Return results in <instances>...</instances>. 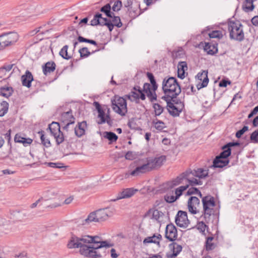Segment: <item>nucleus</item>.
I'll return each instance as SVG.
<instances>
[{"mask_svg": "<svg viewBox=\"0 0 258 258\" xmlns=\"http://www.w3.org/2000/svg\"><path fill=\"white\" fill-rule=\"evenodd\" d=\"M68 46L65 45L61 48L59 52L60 55L66 59H69L71 58V56L68 55Z\"/></svg>", "mask_w": 258, "mask_h": 258, "instance_id": "a19ab883", "label": "nucleus"}, {"mask_svg": "<svg viewBox=\"0 0 258 258\" xmlns=\"http://www.w3.org/2000/svg\"><path fill=\"white\" fill-rule=\"evenodd\" d=\"M169 248L172 251L170 256L172 257L176 256L182 250V246L176 242H172L169 245Z\"/></svg>", "mask_w": 258, "mask_h": 258, "instance_id": "a878e982", "label": "nucleus"}, {"mask_svg": "<svg viewBox=\"0 0 258 258\" xmlns=\"http://www.w3.org/2000/svg\"><path fill=\"white\" fill-rule=\"evenodd\" d=\"M14 67H13L12 71L10 73V75H14V76H20V70L18 67V66L15 64H13Z\"/></svg>", "mask_w": 258, "mask_h": 258, "instance_id": "3c124183", "label": "nucleus"}, {"mask_svg": "<svg viewBox=\"0 0 258 258\" xmlns=\"http://www.w3.org/2000/svg\"><path fill=\"white\" fill-rule=\"evenodd\" d=\"M135 92H132V96L135 99H141L144 100L146 98L145 94L146 93L148 97L149 98L151 101L156 100V95L155 91L153 88H151V85L149 83H145L143 86V90L142 91L140 87L137 86L134 87Z\"/></svg>", "mask_w": 258, "mask_h": 258, "instance_id": "6e6552de", "label": "nucleus"}, {"mask_svg": "<svg viewBox=\"0 0 258 258\" xmlns=\"http://www.w3.org/2000/svg\"><path fill=\"white\" fill-rule=\"evenodd\" d=\"M55 63L53 61L46 62L44 66H43V72L45 75H47L53 72L55 69Z\"/></svg>", "mask_w": 258, "mask_h": 258, "instance_id": "cd10ccee", "label": "nucleus"}, {"mask_svg": "<svg viewBox=\"0 0 258 258\" xmlns=\"http://www.w3.org/2000/svg\"><path fill=\"white\" fill-rule=\"evenodd\" d=\"M94 106L95 107L96 109H97L98 112H100V111L102 110L103 109L101 108V107L100 106V104L98 102H94L93 103Z\"/></svg>", "mask_w": 258, "mask_h": 258, "instance_id": "680f3d73", "label": "nucleus"}, {"mask_svg": "<svg viewBox=\"0 0 258 258\" xmlns=\"http://www.w3.org/2000/svg\"><path fill=\"white\" fill-rule=\"evenodd\" d=\"M87 127V123L85 121H83L81 122H79L78 125L76 126H73L70 128V131L74 130L76 135L78 137H81L84 135L85 133V129Z\"/></svg>", "mask_w": 258, "mask_h": 258, "instance_id": "aec40b11", "label": "nucleus"}, {"mask_svg": "<svg viewBox=\"0 0 258 258\" xmlns=\"http://www.w3.org/2000/svg\"><path fill=\"white\" fill-rule=\"evenodd\" d=\"M122 6V3L120 1L117 0L116 1L113 5L112 6V9L113 11H118L120 10V8Z\"/></svg>", "mask_w": 258, "mask_h": 258, "instance_id": "8fccbe9b", "label": "nucleus"}, {"mask_svg": "<svg viewBox=\"0 0 258 258\" xmlns=\"http://www.w3.org/2000/svg\"><path fill=\"white\" fill-rule=\"evenodd\" d=\"M165 160L166 157L164 156L148 159L146 163L136 167L135 170L130 173H126L125 176L128 177L129 175H131L133 176H136L141 174L150 171L152 169L159 168Z\"/></svg>", "mask_w": 258, "mask_h": 258, "instance_id": "20e7f679", "label": "nucleus"}, {"mask_svg": "<svg viewBox=\"0 0 258 258\" xmlns=\"http://www.w3.org/2000/svg\"><path fill=\"white\" fill-rule=\"evenodd\" d=\"M78 40L80 42H87L94 45H97V43L95 41L84 38L82 36H79L78 38Z\"/></svg>", "mask_w": 258, "mask_h": 258, "instance_id": "de8ad7c7", "label": "nucleus"}, {"mask_svg": "<svg viewBox=\"0 0 258 258\" xmlns=\"http://www.w3.org/2000/svg\"><path fill=\"white\" fill-rule=\"evenodd\" d=\"M111 6L109 4H107L101 8L100 11L104 13L109 18H112L111 13L110 12Z\"/></svg>", "mask_w": 258, "mask_h": 258, "instance_id": "ea45409f", "label": "nucleus"}, {"mask_svg": "<svg viewBox=\"0 0 258 258\" xmlns=\"http://www.w3.org/2000/svg\"><path fill=\"white\" fill-rule=\"evenodd\" d=\"M59 120L62 128L68 132L70 131L72 126L75 124V118L73 115L72 111L70 110L67 112L61 113Z\"/></svg>", "mask_w": 258, "mask_h": 258, "instance_id": "ddd939ff", "label": "nucleus"}, {"mask_svg": "<svg viewBox=\"0 0 258 258\" xmlns=\"http://www.w3.org/2000/svg\"><path fill=\"white\" fill-rule=\"evenodd\" d=\"M250 140L252 143H258V131H254L250 135Z\"/></svg>", "mask_w": 258, "mask_h": 258, "instance_id": "5fc2aeb1", "label": "nucleus"}, {"mask_svg": "<svg viewBox=\"0 0 258 258\" xmlns=\"http://www.w3.org/2000/svg\"><path fill=\"white\" fill-rule=\"evenodd\" d=\"M60 123H59L56 122H52L49 125V128L52 135H56L57 133H59Z\"/></svg>", "mask_w": 258, "mask_h": 258, "instance_id": "c756f323", "label": "nucleus"}, {"mask_svg": "<svg viewBox=\"0 0 258 258\" xmlns=\"http://www.w3.org/2000/svg\"><path fill=\"white\" fill-rule=\"evenodd\" d=\"M112 109L121 116H124L127 112L125 99L122 97L115 96L111 100Z\"/></svg>", "mask_w": 258, "mask_h": 258, "instance_id": "9b49d317", "label": "nucleus"}, {"mask_svg": "<svg viewBox=\"0 0 258 258\" xmlns=\"http://www.w3.org/2000/svg\"><path fill=\"white\" fill-rule=\"evenodd\" d=\"M79 52L81 57H86L90 54V52L87 47H83L80 49Z\"/></svg>", "mask_w": 258, "mask_h": 258, "instance_id": "49530a36", "label": "nucleus"}, {"mask_svg": "<svg viewBox=\"0 0 258 258\" xmlns=\"http://www.w3.org/2000/svg\"><path fill=\"white\" fill-rule=\"evenodd\" d=\"M253 126L254 127H256L258 126V115L255 117L252 121Z\"/></svg>", "mask_w": 258, "mask_h": 258, "instance_id": "338daca9", "label": "nucleus"}, {"mask_svg": "<svg viewBox=\"0 0 258 258\" xmlns=\"http://www.w3.org/2000/svg\"><path fill=\"white\" fill-rule=\"evenodd\" d=\"M138 190L134 188H127L123 189L121 191L119 192L115 199L111 200V201L115 202L122 199L130 198L134 196Z\"/></svg>", "mask_w": 258, "mask_h": 258, "instance_id": "f3484780", "label": "nucleus"}, {"mask_svg": "<svg viewBox=\"0 0 258 258\" xmlns=\"http://www.w3.org/2000/svg\"><path fill=\"white\" fill-rule=\"evenodd\" d=\"M40 139H41V142L44 146H45L47 147L50 146V141L48 139H47L45 137L44 135H43L42 133H41Z\"/></svg>", "mask_w": 258, "mask_h": 258, "instance_id": "864d4df0", "label": "nucleus"}, {"mask_svg": "<svg viewBox=\"0 0 258 258\" xmlns=\"http://www.w3.org/2000/svg\"><path fill=\"white\" fill-rule=\"evenodd\" d=\"M149 214L152 215V217L153 219L156 220H159L160 218L163 217L164 216V214L156 209H150L148 212Z\"/></svg>", "mask_w": 258, "mask_h": 258, "instance_id": "2f4dec72", "label": "nucleus"}, {"mask_svg": "<svg viewBox=\"0 0 258 258\" xmlns=\"http://www.w3.org/2000/svg\"><path fill=\"white\" fill-rule=\"evenodd\" d=\"M98 19L100 21L99 25L102 26H107L110 32L113 30V25H112L110 20L107 18H103L102 17V14H101V17Z\"/></svg>", "mask_w": 258, "mask_h": 258, "instance_id": "7c9ffc66", "label": "nucleus"}, {"mask_svg": "<svg viewBox=\"0 0 258 258\" xmlns=\"http://www.w3.org/2000/svg\"><path fill=\"white\" fill-rule=\"evenodd\" d=\"M33 81V76L32 73L27 70L25 74L22 76L21 81L24 86L30 88L31 86V82Z\"/></svg>", "mask_w": 258, "mask_h": 258, "instance_id": "5701e85b", "label": "nucleus"}, {"mask_svg": "<svg viewBox=\"0 0 258 258\" xmlns=\"http://www.w3.org/2000/svg\"><path fill=\"white\" fill-rule=\"evenodd\" d=\"M175 223L180 227L183 228L187 227L189 224V221L187 218V213L179 211L175 218Z\"/></svg>", "mask_w": 258, "mask_h": 258, "instance_id": "2eb2a0df", "label": "nucleus"}, {"mask_svg": "<svg viewBox=\"0 0 258 258\" xmlns=\"http://www.w3.org/2000/svg\"><path fill=\"white\" fill-rule=\"evenodd\" d=\"M204 50L207 51L209 54L213 55L217 52V49L216 48L214 45H210L208 43L205 44L204 46Z\"/></svg>", "mask_w": 258, "mask_h": 258, "instance_id": "4c0bfd02", "label": "nucleus"}, {"mask_svg": "<svg viewBox=\"0 0 258 258\" xmlns=\"http://www.w3.org/2000/svg\"><path fill=\"white\" fill-rule=\"evenodd\" d=\"M248 130V127L247 126H244L242 129L240 130L236 133V137L237 138H240L241 136Z\"/></svg>", "mask_w": 258, "mask_h": 258, "instance_id": "6e6d98bb", "label": "nucleus"}, {"mask_svg": "<svg viewBox=\"0 0 258 258\" xmlns=\"http://www.w3.org/2000/svg\"><path fill=\"white\" fill-rule=\"evenodd\" d=\"M228 25L229 36L231 39L238 41H241L244 39L243 26L239 22L230 21Z\"/></svg>", "mask_w": 258, "mask_h": 258, "instance_id": "9d476101", "label": "nucleus"}, {"mask_svg": "<svg viewBox=\"0 0 258 258\" xmlns=\"http://www.w3.org/2000/svg\"><path fill=\"white\" fill-rule=\"evenodd\" d=\"M153 122L155 128L159 131L163 130L166 127L164 122L157 119L154 120Z\"/></svg>", "mask_w": 258, "mask_h": 258, "instance_id": "e433bc0d", "label": "nucleus"}, {"mask_svg": "<svg viewBox=\"0 0 258 258\" xmlns=\"http://www.w3.org/2000/svg\"><path fill=\"white\" fill-rule=\"evenodd\" d=\"M214 238L213 237H208L207 238L206 242V249L207 250H210L213 249L215 245L214 243L212 242Z\"/></svg>", "mask_w": 258, "mask_h": 258, "instance_id": "58836bf2", "label": "nucleus"}, {"mask_svg": "<svg viewBox=\"0 0 258 258\" xmlns=\"http://www.w3.org/2000/svg\"><path fill=\"white\" fill-rule=\"evenodd\" d=\"M197 77L199 80L202 81L201 84L199 83L197 85V87L198 89H200L207 86L209 82L207 71H204L202 73H198Z\"/></svg>", "mask_w": 258, "mask_h": 258, "instance_id": "4be33fe9", "label": "nucleus"}, {"mask_svg": "<svg viewBox=\"0 0 258 258\" xmlns=\"http://www.w3.org/2000/svg\"><path fill=\"white\" fill-rule=\"evenodd\" d=\"M13 92V89L11 87H2L0 89L1 95L5 97L8 98L10 96Z\"/></svg>", "mask_w": 258, "mask_h": 258, "instance_id": "72a5a7b5", "label": "nucleus"}, {"mask_svg": "<svg viewBox=\"0 0 258 258\" xmlns=\"http://www.w3.org/2000/svg\"><path fill=\"white\" fill-rule=\"evenodd\" d=\"M187 195H197L200 198H202V194L201 191L197 188L191 187L188 189L187 191Z\"/></svg>", "mask_w": 258, "mask_h": 258, "instance_id": "37998d69", "label": "nucleus"}, {"mask_svg": "<svg viewBox=\"0 0 258 258\" xmlns=\"http://www.w3.org/2000/svg\"><path fill=\"white\" fill-rule=\"evenodd\" d=\"M209 36L210 38H220L222 37V34L219 31H213L211 33H209Z\"/></svg>", "mask_w": 258, "mask_h": 258, "instance_id": "603ef678", "label": "nucleus"}, {"mask_svg": "<svg viewBox=\"0 0 258 258\" xmlns=\"http://www.w3.org/2000/svg\"><path fill=\"white\" fill-rule=\"evenodd\" d=\"M57 195V191L55 189H50L45 192L44 198L46 200L54 199Z\"/></svg>", "mask_w": 258, "mask_h": 258, "instance_id": "473e14b6", "label": "nucleus"}, {"mask_svg": "<svg viewBox=\"0 0 258 258\" xmlns=\"http://www.w3.org/2000/svg\"><path fill=\"white\" fill-rule=\"evenodd\" d=\"M111 256L113 258H116L118 257V254L116 253V251L114 248H112L111 249Z\"/></svg>", "mask_w": 258, "mask_h": 258, "instance_id": "0e129e2a", "label": "nucleus"}, {"mask_svg": "<svg viewBox=\"0 0 258 258\" xmlns=\"http://www.w3.org/2000/svg\"><path fill=\"white\" fill-rule=\"evenodd\" d=\"M177 236V229L173 224H169L166 226L165 230V237L170 241L175 240Z\"/></svg>", "mask_w": 258, "mask_h": 258, "instance_id": "a211bd4d", "label": "nucleus"}, {"mask_svg": "<svg viewBox=\"0 0 258 258\" xmlns=\"http://www.w3.org/2000/svg\"><path fill=\"white\" fill-rule=\"evenodd\" d=\"M102 138L107 139L109 142V144H112L115 143L118 139V136L111 132H104L101 134Z\"/></svg>", "mask_w": 258, "mask_h": 258, "instance_id": "393cba45", "label": "nucleus"}, {"mask_svg": "<svg viewBox=\"0 0 258 258\" xmlns=\"http://www.w3.org/2000/svg\"><path fill=\"white\" fill-rule=\"evenodd\" d=\"M115 209L114 207H107L100 209L91 213L85 219L86 223L92 222H100L107 220L109 218L113 216Z\"/></svg>", "mask_w": 258, "mask_h": 258, "instance_id": "0eeeda50", "label": "nucleus"}, {"mask_svg": "<svg viewBox=\"0 0 258 258\" xmlns=\"http://www.w3.org/2000/svg\"><path fill=\"white\" fill-rule=\"evenodd\" d=\"M125 158L128 160H132L134 158V155L132 152L128 151L125 155Z\"/></svg>", "mask_w": 258, "mask_h": 258, "instance_id": "052dcab7", "label": "nucleus"}, {"mask_svg": "<svg viewBox=\"0 0 258 258\" xmlns=\"http://www.w3.org/2000/svg\"><path fill=\"white\" fill-rule=\"evenodd\" d=\"M109 20L111 21L112 25H113V28L114 26L120 28L122 26V23L121 22L120 19L118 16H112V18H110Z\"/></svg>", "mask_w": 258, "mask_h": 258, "instance_id": "c9c22d12", "label": "nucleus"}, {"mask_svg": "<svg viewBox=\"0 0 258 258\" xmlns=\"http://www.w3.org/2000/svg\"><path fill=\"white\" fill-rule=\"evenodd\" d=\"M239 146L238 142H230L223 146V151L214 160L213 166L215 168H222L227 165L229 162L227 158L231 155L233 148Z\"/></svg>", "mask_w": 258, "mask_h": 258, "instance_id": "423d86ee", "label": "nucleus"}, {"mask_svg": "<svg viewBox=\"0 0 258 258\" xmlns=\"http://www.w3.org/2000/svg\"><path fill=\"white\" fill-rule=\"evenodd\" d=\"M113 244L107 241H103L98 236L82 235L80 237L73 236L68 243V247L70 249L79 248L81 255L87 257H102L98 252L100 248L112 247Z\"/></svg>", "mask_w": 258, "mask_h": 258, "instance_id": "f257e3e1", "label": "nucleus"}, {"mask_svg": "<svg viewBox=\"0 0 258 258\" xmlns=\"http://www.w3.org/2000/svg\"><path fill=\"white\" fill-rule=\"evenodd\" d=\"M203 212L201 217H203L205 222L209 223L211 216L214 214V208L215 206L214 199L211 196L202 198Z\"/></svg>", "mask_w": 258, "mask_h": 258, "instance_id": "1a4fd4ad", "label": "nucleus"}, {"mask_svg": "<svg viewBox=\"0 0 258 258\" xmlns=\"http://www.w3.org/2000/svg\"><path fill=\"white\" fill-rule=\"evenodd\" d=\"M53 136L55 138L57 145H59L64 141V136L61 131L59 132V133H57L56 135H53Z\"/></svg>", "mask_w": 258, "mask_h": 258, "instance_id": "79ce46f5", "label": "nucleus"}, {"mask_svg": "<svg viewBox=\"0 0 258 258\" xmlns=\"http://www.w3.org/2000/svg\"><path fill=\"white\" fill-rule=\"evenodd\" d=\"M153 108L156 115H160L163 111V108L158 103L153 105Z\"/></svg>", "mask_w": 258, "mask_h": 258, "instance_id": "a18cd8bd", "label": "nucleus"}, {"mask_svg": "<svg viewBox=\"0 0 258 258\" xmlns=\"http://www.w3.org/2000/svg\"><path fill=\"white\" fill-rule=\"evenodd\" d=\"M231 82L225 80H222L219 84V86L221 87H226L227 84H230Z\"/></svg>", "mask_w": 258, "mask_h": 258, "instance_id": "bf43d9fd", "label": "nucleus"}, {"mask_svg": "<svg viewBox=\"0 0 258 258\" xmlns=\"http://www.w3.org/2000/svg\"><path fill=\"white\" fill-rule=\"evenodd\" d=\"M167 102V109L170 113L173 116H178L179 113L181 112L183 105L180 103L179 104V106H176L174 104L171 102V100H165Z\"/></svg>", "mask_w": 258, "mask_h": 258, "instance_id": "6ab92c4d", "label": "nucleus"}, {"mask_svg": "<svg viewBox=\"0 0 258 258\" xmlns=\"http://www.w3.org/2000/svg\"><path fill=\"white\" fill-rule=\"evenodd\" d=\"M98 118L99 119L97 121V123L99 124L106 122L109 126H111L113 124V120L110 117L109 114H105L103 110L98 112Z\"/></svg>", "mask_w": 258, "mask_h": 258, "instance_id": "412c9836", "label": "nucleus"}, {"mask_svg": "<svg viewBox=\"0 0 258 258\" xmlns=\"http://www.w3.org/2000/svg\"><path fill=\"white\" fill-rule=\"evenodd\" d=\"M14 140L15 142L22 143L24 146L30 145L32 142L31 139L24 138L19 134L16 135Z\"/></svg>", "mask_w": 258, "mask_h": 258, "instance_id": "c85d7f7f", "label": "nucleus"}, {"mask_svg": "<svg viewBox=\"0 0 258 258\" xmlns=\"http://www.w3.org/2000/svg\"><path fill=\"white\" fill-rule=\"evenodd\" d=\"M19 36L16 32H10L0 35V39L4 48L15 44Z\"/></svg>", "mask_w": 258, "mask_h": 258, "instance_id": "4468645a", "label": "nucleus"}, {"mask_svg": "<svg viewBox=\"0 0 258 258\" xmlns=\"http://www.w3.org/2000/svg\"><path fill=\"white\" fill-rule=\"evenodd\" d=\"M239 146L238 142H230L223 146V151L214 160L213 166L215 168H222L227 165L229 162L227 158L231 155L233 148Z\"/></svg>", "mask_w": 258, "mask_h": 258, "instance_id": "39448f33", "label": "nucleus"}, {"mask_svg": "<svg viewBox=\"0 0 258 258\" xmlns=\"http://www.w3.org/2000/svg\"><path fill=\"white\" fill-rule=\"evenodd\" d=\"M177 69L178 77L181 79H183L185 77V71L187 69V66L186 62H179L177 65Z\"/></svg>", "mask_w": 258, "mask_h": 258, "instance_id": "bb28decb", "label": "nucleus"}, {"mask_svg": "<svg viewBox=\"0 0 258 258\" xmlns=\"http://www.w3.org/2000/svg\"><path fill=\"white\" fill-rule=\"evenodd\" d=\"M206 227L207 226L205 224V222L203 221L199 222L198 224H197L198 229L199 230L202 232H205Z\"/></svg>", "mask_w": 258, "mask_h": 258, "instance_id": "4d7b16f0", "label": "nucleus"}, {"mask_svg": "<svg viewBox=\"0 0 258 258\" xmlns=\"http://www.w3.org/2000/svg\"><path fill=\"white\" fill-rule=\"evenodd\" d=\"M162 239V236L160 234H154L152 236L147 237L143 241L144 244L154 243L160 246V241Z\"/></svg>", "mask_w": 258, "mask_h": 258, "instance_id": "b1692460", "label": "nucleus"}, {"mask_svg": "<svg viewBox=\"0 0 258 258\" xmlns=\"http://www.w3.org/2000/svg\"><path fill=\"white\" fill-rule=\"evenodd\" d=\"M200 206V200L196 197L191 196L187 202L188 211L192 214L199 213V208Z\"/></svg>", "mask_w": 258, "mask_h": 258, "instance_id": "dca6fc26", "label": "nucleus"}, {"mask_svg": "<svg viewBox=\"0 0 258 258\" xmlns=\"http://www.w3.org/2000/svg\"><path fill=\"white\" fill-rule=\"evenodd\" d=\"M150 83L152 86V88H153L154 90L156 91L158 88V86L156 84L155 80L154 79L151 81Z\"/></svg>", "mask_w": 258, "mask_h": 258, "instance_id": "69168bd1", "label": "nucleus"}, {"mask_svg": "<svg viewBox=\"0 0 258 258\" xmlns=\"http://www.w3.org/2000/svg\"><path fill=\"white\" fill-rule=\"evenodd\" d=\"M147 76L150 82L155 79L153 75L151 73L148 72L147 73Z\"/></svg>", "mask_w": 258, "mask_h": 258, "instance_id": "774afa93", "label": "nucleus"}, {"mask_svg": "<svg viewBox=\"0 0 258 258\" xmlns=\"http://www.w3.org/2000/svg\"><path fill=\"white\" fill-rule=\"evenodd\" d=\"M162 89L165 95L162 97L164 100H173L181 92V88L174 77L165 78L162 83Z\"/></svg>", "mask_w": 258, "mask_h": 258, "instance_id": "7ed1b4c3", "label": "nucleus"}, {"mask_svg": "<svg viewBox=\"0 0 258 258\" xmlns=\"http://www.w3.org/2000/svg\"><path fill=\"white\" fill-rule=\"evenodd\" d=\"M184 185L180 186L176 188L175 190L167 193L164 197L165 200L169 203H172L176 201L182 195L183 191L185 190L190 184L187 182L182 183ZM181 184V183L180 184Z\"/></svg>", "mask_w": 258, "mask_h": 258, "instance_id": "f8f14e48", "label": "nucleus"}, {"mask_svg": "<svg viewBox=\"0 0 258 258\" xmlns=\"http://www.w3.org/2000/svg\"><path fill=\"white\" fill-rule=\"evenodd\" d=\"M253 2L252 0H245L243 5V10L245 12H248L253 10L254 6Z\"/></svg>", "mask_w": 258, "mask_h": 258, "instance_id": "f704fd0d", "label": "nucleus"}, {"mask_svg": "<svg viewBox=\"0 0 258 258\" xmlns=\"http://www.w3.org/2000/svg\"><path fill=\"white\" fill-rule=\"evenodd\" d=\"M100 17L101 14H96L94 16V18L91 21L90 25L92 26H96L97 25H99L100 21H99L98 18H99Z\"/></svg>", "mask_w": 258, "mask_h": 258, "instance_id": "09e8293b", "label": "nucleus"}, {"mask_svg": "<svg viewBox=\"0 0 258 258\" xmlns=\"http://www.w3.org/2000/svg\"><path fill=\"white\" fill-rule=\"evenodd\" d=\"M15 258H27V253L25 252H22L19 253H16L14 255Z\"/></svg>", "mask_w": 258, "mask_h": 258, "instance_id": "13d9d810", "label": "nucleus"}, {"mask_svg": "<svg viewBox=\"0 0 258 258\" xmlns=\"http://www.w3.org/2000/svg\"><path fill=\"white\" fill-rule=\"evenodd\" d=\"M208 171L207 169L203 168L186 170L172 180L168 181L167 183V187L165 188L167 189H172L185 182L189 183L191 186L201 185L202 182L196 178L200 179L207 177L208 175Z\"/></svg>", "mask_w": 258, "mask_h": 258, "instance_id": "f03ea898", "label": "nucleus"}, {"mask_svg": "<svg viewBox=\"0 0 258 258\" xmlns=\"http://www.w3.org/2000/svg\"><path fill=\"white\" fill-rule=\"evenodd\" d=\"M13 67H14L13 64L5 65L0 68V72L6 74V73H9L11 71H12Z\"/></svg>", "mask_w": 258, "mask_h": 258, "instance_id": "c03bdc74", "label": "nucleus"}, {"mask_svg": "<svg viewBox=\"0 0 258 258\" xmlns=\"http://www.w3.org/2000/svg\"><path fill=\"white\" fill-rule=\"evenodd\" d=\"M40 28H37L30 32V35L33 36L40 32Z\"/></svg>", "mask_w": 258, "mask_h": 258, "instance_id": "e2e57ef3", "label": "nucleus"}]
</instances>
